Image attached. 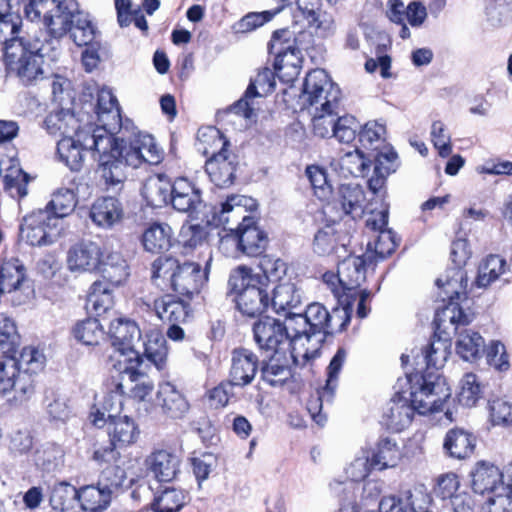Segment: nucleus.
Here are the masks:
<instances>
[{
	"mask_svg": "<svg viewBox=\"0 0 512 512\" xmlns=\"http://www.w3.org/2000/svg\"><path fill=\"white\" fill-rule=\"evenodd\" d=\"M92 125H87L86 130L77 131L72 136L61 138L57 143V154L59 159L73 171H79L84 162V154L90 151L98 159L107 153V149L100 151L96 147L88 146L85 137H91Z\"/></svg>",
	"mask_w": 512,
	"mask_h": 512,
	"instance_id": "nucleus-13",
	"label": "nucleus"
},
{
	"mask_svg": "<svg viewBox=\"0 0 512 512\" xmlns=\"http://www.w3.org/2000/svg\"><path fill=\"white\" fill-rule=\"evenodd\" d=\"M169 202L179 212H191L201 202L200 190L187 178H177L172 184Z\"/></svg>",
	"mask_w": 512,
	"mask_h": 512,
	"instance_id": "nucleus-29",
	"label": "nucleus"
},
{
	"mask_svg": "<svg viewBox=\"0 0 512 512\" xmlns=\"http://www.w3.org/2000/svg\"><path fill=\"white\" fill-rule=\"evenodd\" d=\"M102 251L95 242H81L72 246L67 253V267L73 273L93 272L100 264Z\"/></svg>",
	"mask_w": 512,
	"mask_h": 512,
	"instance_id": "nucleus-18",
	"label": "nucleus"
},
{
	"mask_svg": "<svg viewBox=\"0 0 512 512\" xmlns=\"http://www.w3.org/2000/svg\"><path fill=\"white\" fill-rule=\"evenodd\" d=\"M407 391L398 388L395 398L384 413V421L388 429L400 432L408 427L416 411L410 401L405 397Z\"/></svg>",
	"mask_w": 512,
	"mask_h": 512,
	"instance_id": "nucleus-23",
	"label": "nucleus"
},
{
	"mask_svg": "<svg viewBox=\"0 0 512 512\" xmlns=\"http://www.w3.org/2000/svg\"><path fill=\"white\" fill-rule=\"evenodd\" d=\"M365 193L358 184H343L339 187L336 204L345 215L361 216L364 210Z\"/></svg>",
	"mask_w": 512,
	"mask_h": 512,
	"instance_id": "nucleus-40",
	"label": "nucleus"
},
{
	"mask_svg": "<svg viewBox=\"0 0 512 512\" xmlns=\"http://www.w3.org/2000/svg\"><path fill=\"white\" fill-rule=\"evenodd\" d=\"M172 184L162 174L149 177L142 188V196L151 207H162L170 201Z\"/></svg>",
	"mask_w": 512,
	"mask_h": 512,
	"instance_id": "nucleus-37",
	"label": "nucleus"
},
{
	"mask_svg": "<svg viewBox=\"0 0 512 512\" xmlns=\"http://www.w3.org/2000/svg\"><path fill=\"white\" fill-rule=\"evenodd\" d=\"M472 251L466 239H457L451 245V260L455 264L446 275L436 280L437 286L442 290L440 297L447 302L444 309L437 315L438 320H448L452 325H468L473 319V314L466 312L462 302L467 300V273L463 267L471 258ZM458 329V327H456Z\"/></svg>",
	"mask_w": 512,
	"mask_h": 512,
	"instance_id": "nucleus-1",
	"label": "nucleus"
},
{
	"mask_svg": "<svg viewBox=\"0 0 512 512\" xmlns=\"http://www.w3.org/2000/svg\"><path fill=\"white\" fill-rule=\"evenodd\" d=\"M143 159L135 135L127 140L112 135L107 153L98 159L99 171L106 185L116 186L126 178L125 167L139 168L145 164Z\"/></svg>",
	"mask_w": 512,
	"mask_h": 512,
	"instance_id": "nucleus-4",
	"label": "nucleus"
},
{
	"mask_svg": "<svg viewBox=\"0 0 512 512\" xmlns=\"http://www.w3.org/2000/svg\"><path fill=\"white\" fill-rule=\"evenodd\" d=\"M373 468L370 452L361 450L349 463L345 472L351 481L358 482L364 480Z\"/></svg>",
	"mask_w": 512,
	"mask_h": 512,
	"instance_id": "nucleus-62",
	"label": "nucleus"
},
{
	"mask_svg": "<svg viewBox=\"0 0 512 512\" xmlns=\"http://www.w3.org/2000/svg\"><path fill=\"white\" fill-rule=\"evenodd\" d=\"M472 489L477 494L505 491L501 470L494 464L486 461L477 463L472 473Z\"/></svg>",
	"mask_w": 512,
	"mask_h": 512,
	"instance_id": "nucleus-26",
	"label": "nucleus"
},
{
	"mask_svg": "<svg viewBox=\"0 0 512 512\" xmlns=\"http://www.w3.org/2000/svg\"><path fill=\"white\" fill-rule=\"evenodd\" d=\"M18 370L21 373L33 374L40 371L45 363V356L34 347H24L16 357Z\"/></svg>",
	"mask_w": 512,
	"mask_h": 512,
	"instance_id": "nucleus-60",
	"label": "nucleus"
},
{
	"mask_svg": "<svg viewBox=\"0 0 512 512\" xmlns=\"http://www.w3.org/2000/svg\"><path fill=\"white\" fill-rule=\"evenodd\" d=\"M152 277L169 280L171 288L188 299L198 294L208 279L206 270L198 263H180L171 257H160L153 262Z\"/></svg>",
	"mask_w": 512,
	"mask_h": 512,
	"instance_id": "nucleus-3",
	"label": "nucleus"
},
{
	"mask_svg": "<svg viewBox=\"0 0 512 512\" xmlns=\"http://www.w3.org/2000/svg\"><path fill=\"white\" fill-rule=\"evenodd\" d=\"M482 397V387L473 373H466L459 382L457 399L462 406L473 407Z\"/></svg>",
	"mask_w": 512,
	"mask_h": 512,
	"instance_id": "nucleus-51",
	"label": "nucleus"
},
{
	"mask_svg": "<svg viewBox=\"0 0 512 512\" xmlns=\"http://www.w3.org/2000/svg\"><path fill=\"white\" fill-rule=\"evenodd\" d=\"M253 332L261 349L277 354L289 350V334L280 320L269 316L261 318L254 324Z\"/></svg>",
	"mask_w": 512,
	"mask_h": 512,
	"instance_id": "nucleus-16",
	"label": "nucleus"
},
{
	"mask_svg": "<svg viewBox=\"0 0 512 512\" xmlns=\"http://www.w3.org/2000/svg\"><path fill=\"white\" fill-rule=\"evenodd\" d=\"M236 165V158L231 152L219 151L217 155L206 160L205 169L216 186L228 187L234 182Z\"/></svg>",
	"mask_w": 512,
	"mask_h": 512,
	"instance_id": "nucleus-21",
	"label": "nucleus"
},
{
	"mask_svg": "<svg viewBox=\"0 0 512 512\" xmlns=\"http://www.w3.org/2000/svg\"><path fill=\"white\" fill-rule=\"evenodd\" d=\"M76 204V196L73 190L60 188L53 194L52 199L44 209H49L62 222V219L74 210Z\"/></svg>",
	"mask_w": 512,
	"mask_h": 512,
	"instance_id": "nucleus-52",
	"label": "nucleus"
},
{
	"mask_svg": "<svg viewBox=\"0 0 512 512\" xmlns=\"http://www.w3.org/2000/svg\"><path fill=\"white\" fill-rule=\"evenodd\" d=\"M339 87L330 79L323 69L309 72L304 82V96L311 111L336 110L340 99Z\"/></svg>",
	"mask_w": 512,
	"mask_h": 512,
	"instance_id": "nucleus-10",
	"label": "nucleus"
},
{
	"mask_svg": "<svg viewBox=\"0 0 512 512\" xmlns=\"http://www.w3.org/2000/svg\"><path fill=\"white\" fill-rule=\"evenodd\" d=\"M450 355L449 345L438 339L429 344L425 350H421V356L417 353L415 356V364L419 366V370L422 369V365L425 364L426 373H430L429 370L441 369Z\"/></svg>",
	"mask_w": 512,
	"mask_h": 512,
	"instance_id": "nucleus-41",
	"label": "nucleus"
},
{
	"mask_svg": "<svg viewBox=\"0 0 512 512\" xmlns=\"http://www.w3.org/2000/svg\"><path fill=\"white\" fill-rule=\"evenodd\" d=\"M109 334L112 346L124 357L123 360H119L120 363H139L144 360L135 350L141 339V330L134 321L121 318L113 320L109 326Z\"/></svg>",
	"mask_w": 512,
	"mask_h": 512,
	"instance_id": "nucleus-12",
	"label": "nucleus"
},
{
	"mask_svg": "<svg viewBox=\"0 0 512 512\" xmlns=\"http://www.w3.org/2000/svg\"><path fill=\"white\" fill-rule=\"evenodd\" d=\"M75 339L85 345H97L103 337L102 325L97 319L87 318L73 328Z\"/></svg>",
	"mask_w": 512,
	"mask_h": 512,
	"instance_id": "nucleus-54",
	"label": "nucleus"
},
{
	"mask_svg": "<svg viewBox=\"0 0 512 512\" xmlns=\"http://www.w3.org/2000/svg\"><path fill=\"white\" fill-rule=\"evenodd\" d=\"M476 438L470 432L454 428L447 432L443 447L455 459H465L473 454Z\"/></svg>",
	"mask_w": 512,
	"mask_h": 512,
	"instance_id": "nucleus-34",
	"label": "nucleus"
},
{
	"mask_svg": "<svg viewBox=\"0 0 512 512\" xmlns=\"http://www.w3.org/2000/svg\"><path fill=\"white\" fill-rule=\"evenodd\" d=\"M137 144L140 148L141 154L144 156L145 164L157 165L162 162L164 152L159 147L154 137L147 133L139 132L135 134Z\"/></svg>",
	"mask_w": 512,
	"mask_h": 512,
	"instance_id": "nucleus-58",
	"label": "nucleus"
},
{
	"mask_svg": "<svg viewBox=\"0 0 512 512\" xmlns=\"http://www.w3.org/2000/svg\"><path fill=\"white\" fill-rule=\"evenodd\" d=\"M122 207L119 201L113 197L97 199L91 206L90 218L98 227L108 229L114 226L122 218Z\"/></svg>",
	"mask_w": 512,
	"mask_h": 512,
	"instance_id": "nucleus-32",
	"label": "nucleus"
},
{
	"mask_svg": "<svg viewBox=\"0 0 512 512\" xmlns=\"http://www.w3.org/2000/svg\"><path fill=\"white\" fill-rule=\"evenodd\" d=\"M147 467L160 482L172 481L179 472V457L167 450L153 452L146 460Z\"/></svg>",
	"mask_w": 512,
	"mask_h": 512,
	"instance_id": "nucleus-31",
	"label": "nucleus"
},
{
	"mask_svg": "<svg viewBox=\"0 0 512 512\" xmlns=\"http://www.w3.org/2000/svg\"><path fill=\"white\" fill-rule=\"evenodd\" d=\"M511 275L506 260L499 255L491 254L479 264L474 285L478 288H487L496 281L508 282Z\"/></svg>",
	"mask_w": 512,
	"mask_h": 512,
	"instance_id": "nucleus-28",
	"label": "nucleus"
},
{
	"mask_svg": "<svg viewBox=\"0 0 512 512\" xmlns=\"http://www.w3.org/2000/svg\"><path fill=\"white\" fill-rule=\"evenodd\" d=\"M262 379L271 386H282L292 377L290 360L286 352L273 353L263 366Z\"/></svg>",
	"mask_w": 512,
	"mask_h": 512,
	"instance_id": "nucleus-36",
	"label": "nucleus"
},
{
	"mask_svg": "<svg viewBox=\"0 0 512 512\" xmlns=\"http://www.w3.org/2000/svg\"><path fill=\"white\" fill-rule=\"evenodd\" d=\"M484 349L483 337L475 331L464 329L458 333L456 351L466 361L476 360Z\"/></svg>",
	"mask_w": 512,
	"mask_h": 512,
	"instance_id": "nucleus-48",
	"label": "nucleus"
},
{
	"mask_svg": "<svg viewBox=\"0 0 512 512\" xmlns=\"http://www.w3.org/2000/svg\"><path fill=\"white\" fill-rule=\"evenodd\" d=\"M144 360L127 364L122 371V381L116 384L119 395H127L139 409L150 412L155 408V385L143 368Z\"/></svg>",
	"mask_w": 512,
	"mask_h": 512,
	"instance_id": "nucleus-8",
	"label": "nucleus"
},
{
	"mask_svg": "<svg viewBox=\"0 0 512 512\" xmlns=\"http://www.w3.org/2000/svg\"><path fill=\"white\" fill-rule=\"evenodd\" d=\"M489 417L493 425L509 426L512 424V402L506 398H495L488 404Z\"/></svg>",
	"mask_w": 512,
	"mask_h": 512,
	"instance_id": "nucleus-61",
	"label": "nucleus"
},
{
	"mask_svg": "<svg viewBox=\"0 0 512 512\" xmlns=\"http://www.w3.org/2000/svg\"><path fill=\"white\" fill-rule=\"evenodd\" d=\"M306 175L314 189V194L320 200H327L332 192L330 183L327 180L326 171L316 165L306 168Z\"/></svg>",
	"mask_w": 512,
	"mask_h": 512,
	"instance_id": "nucleus-63",
	"label": "nucleus"
},
{
	"mask_svg": "<svg viewBox=\"0 0 512 512\" xmlns=\"http://www.w3.org/2000/svg\"><path fill=\"white\" fill-rule=\"evenodd\" d=\"M143 346V357L152 363L157 370H163L168 358V348L163 334L158 329H151L146 333Z\"/></svg>",
	"mask_w": 512,
	"mask_h": 512,
	"instance_id": "nucleus-39",
	"label": "nucleus"
},
{
	"mask_svg": "<svg viewBox=\"0 0 512 512\" xmlns=\"http://www.w3.org/2000/svg\"><path fill=\"white\" fill-rule=\"evenodd\" d=\"M45 50L39 40L14 42L8 45L5 59L20 81L29 85L44 78Z\"/></svg>",
	"mask_w": 512,
	"mask_h": 512,
	"instance_id": "nucleus-5",
	"label": "nucleus"
},
{
	"mask_svg": "<svg viewBox=\"0 0 512 512\" xmlns=\"http://www.w3.org/2000/svg\"><path fill=\"white\" fill-rule=\"evenodd\" d=\"M396 158L397 155L393 151L386 153L380 152L375 155L373 175L368 180V187L374 194H377L382 190L386 177L394 171V162Z\"/></svg>",
	"mask_w": 512,
	"mask_h": 512,
	"instance_id": "nucleus-46",
	"label": "nucleus"
},
{
	"mask_svg": "<svg viewBox=\"0 0 512 512\" xmlns=\"http://www.w3.org/2000/svg\"><path fill=\"white\" fill-rule=\"evenodd\" d=\"M257 208V202L245 195H231L215 212L214 219L224 226V229L237 231L240 223L251 222L250 212Z\"/></svg>",
	"mask_w": 512,
	"mask_h": 512,
	"instance_id": "nucleus-15",
	"label": "nucleus"
},
{
	"mask_svg": "<svg viewBox=\"0 0 512 512\" xmlns=\"http://www.w3.org/2000/svg\"><path fill=\"white\" fill-rule=\"evenodd\" d=\"M96 270L101 275L99 281H104L112 287L123 285L130 275L127 261L117 251L102 253Z\"/></svg>",
	"mask_w": 512,
	"mask_h": 512,
	"instance_id": "nucleus-22",
	"label": "nucleus"
},
{
	"mask_svg": "<svg viewBox=\"0 0 512 512\" xmlns=\"http://www.w3.org/2000/svg\"><path fill=\"white\" fill-rule=\"evenodd\" d=\"M323 337L314 335H293L289 337V350H286L289 360L297 366H305L320 355Z\"/></svg>",
	"mask_w": 512,
	"mask_h": 512,
	"instance_id": "nucleus-25",
	"label": "nucleus"
},
{
	"mask_svg": "<svg viewBox=\"0 0 512 512\" xmlns=\"http://www.w3.org/2000/svg\"><path fill=\"white\" fill-rule=\"evenodd\" d=\"M274 87V72L269 68H264L256 75L253 80H251L246 90V97L254 98L256 96H266L274 90Z\"/></svg>",
	"mask_w": 512,
	"mask_h": 512,
	"instance_id": "nucleus-59",
	"label": "nucleus"
},
{
	"mask_svg": "<svg viewBox=\"0 0 512 512\" xmlns=\"http://www.w3.org/2000/svg\"><path fill=\"white\" fill-rule=\"evenodd\" d=\"M228 141L214 127H207L198 132V150L205 156L214 157L219 151H227Z\"/></svg>",
	"mask_w": 512,
	"mask_h": 512,
	"instance_id": "nucleus-50",
	"label": "nucleus"
},
{
	"mask_svg": "<svg viewBox=\"0 0 512 512\" xmlns=\"http://www.w3.org/2000/svg\"><path fill=\"white\" fill-rule=\"evenodd\" d=\"M62 231L61 221L49 209H38L26 215L19 228V237L31 246L54 243Z\"/></svg>",
	"mask_w": 512,
	"mask_h": 512,
	"instance_id": "nucleus-9",
	"label": "nucleus"
},
{
	"mask_svg": "<svg viewBox=\"0 0 512 512\" xmlns=\"http://www.w3.org/2000/svg\"><path fill=\"white\" fill-rule=\"evenodd\" d=\"M104 281H95L91 288L87 299V306L96 315L100 316L113 307V289Z\"/></svg>",
	"mask_w": 512,
	"mask_h": 512,
	"instance_id": "nucleus-47",
	"label": "nucleus"
},
{
	"mask_svg": "<svg viewBox=\"0 0 512 512\" xmlns=\"http://www.w3.org/2000/svg\"><path fill=\"white\" fill-rule=\"evenodd\" d=\"M125 480L126 474L121 467L108 466L102 471L98 484L112 497L123 486Z\"/></svg>",
	"mask_w": 512,
	"mask_h": 512,
	"instance_id": "nucleus-64",
	"label": "nucleus"
},
{
	"mask_svg": "<svg viewBox=\"0 0 512 512\" xmlns=\"http://www.w3.org/2000/svg\"><path fill=\"white\" fill-rule=\"evenodd\" d=\"M24 280L25 267L23 263L17 258L6 260L0 269V295L17 290Z\"/></svg>",
	"mask_w": 512,
	"mask_h": 512,
	"instance_id": "nucleus-44",
	"label": "nucleus"
},
{
	"mask_svg": "<svg viewBox=\"0 0 512 512\" xmlns=\"http://www.w3.org/2000/svg\"><path fill=\"white\" fill-rule=\"evenodd\" d=\"M298 323L302 326L309 325V331L315 337H323L335 331H342L349 322L347 309L328 312L325 306L315 302L307 306L304 316L298 317Z\"/></svg>",
	"mask_w": 512,
	"mask_h": 512,
	"instance_id": "nucleus-11",
	"label": "nucleus"
},
{
	"mask_svg": "<svg viewBox=\"0 0 512 512\" xmlns=\"http://www.w3.org/2000/svg\"><path fill=\"white\" fill-rule=\"evenodd\" d=\"M401 457L402 453L398 444L389 438L381 440L376 450L372 454L370 453L372 465L378 470L395 467Z\"/></svg>",
	"mask_w": 512,
	"mask_h": 512,
	"instance_id": "nucleus-43",
	"label": "nucleus"
},
{
	"mask_svg": "<svg viewBox=\"0 0 512 512\" xmlns=\"http://www.w3.org/2000/svg\"><path fill=\"white\" fill-rule=\"evenodd\" d=\"M345 359L346 351L343 348L338 349L328 366V378L326 380L325 387L318 392L317 399L310 400L308 402V411L318 424H322L323 419L321 415H316L315 411L318 408L321 409L324 402H331L337 386L338 374L345 362Z\"/></svg>",
	"mask_w": 512,
	"mask_h": 512,
	"instance_id": "nucleus-20",
	"label": "nucleus"
},
{
	"mask_svg": "<svg viewBox=\"0 0 512 512\" xmlns=\"http://www.w3.org/2000/svg\"><path fill=\"white\" fill-rule=\"evenodd\" d=\"M259 283V278L246 267H239L229 277L228 284L235 294L237 308L249 317L261 314L269 306L268 293Z\"/></svg>",
	"mask_w": 512,
	"mask_h": 512,
	"instance_id": "nucleus-6",
	"label": "nucleus"
},
{
	"mask_svg": "<svg viewBox=\"0 0 512 512\" xmlns=\"http://www.w3.org/2000/svg\"><path fill=\"white\" fill-rule=\"evenodd\" d=\"M302 303V292L293 282H285L276 285L269 301L275 313L284 315L297 310L301 307Z\"/></svg>",
	"mask_w": 512,
	"mask_h": 512,
	"instance_id": "nucleus-30",
	"label": "nucleus"
},
{
	"mask_svg": "<svg viewBox=\"0 0 512 512\" xmlns=\"http://www.w3.org/2000/svg\"><path fill=\"white\" fill-rule=\"evenodd\" d=\"M78 501V490L70 483L62 481L53 485L49 502L53 510L68 511Z\"/></svg>",
	"mask_w": 512,
	"mask_h": 512,
	"instance_id": "nucleus-49",
	"label": "nucleus"
},
{
	"mask_svg": "<svg viewBox=\"0 0 512 512\" xmlns=\"http://www.w3.org/2000/svg\"><path fill=\"white\" fill-rule=\"evenodd\" d=\"M187 494L180 489L166 488L155 499V512H178L186 503Z\"/></svg>",
	"mask_w": 512,
	"mask_h": 512,
	"instance_id": "nucleus-53",
	"label": "nucleus"
},
{
	"mask_svg": "<svg viewBox=\"0 0 512 512\" xmlns=\"http://www.w3.org/2000/svg\"><path fill=\"white\" fill-rule=\"evenodd\" d=\"M341 259L338 263L337 275L325 274V282L333 284L332 279H336L344 292L357 290L365 281L366 267L372 264L371 257L366 255L353 256L346 253Z\"/></svg>",
	"mask_w": 512,
	"mask_h": 512,
	"instance_id": "nucleus-14",
	"label": "nucleus"
},
{
	"mask_svg": "<svg viewBox=\"0 0 512 512\" xmlns=\"http://www.w3.org/2000/svg\"><path fill=\"white\" fill-rule=\"evenodd\" d=\"M409 385V401L413 408L422 415L442 410L451 396L445 379L434 373L418 375L406 372L404 379H398L396 388L403 389Z\"/></svg>",
	"mask_w": 512,
	"mask_h": 512,
	"instance_id": "nucleus-2",
	"label": "nucleus"
},
{
	"mask_svg": "<svg viewBox=\"0 0 512 512\" xmlns=\"http://www.w3.org/2000/svg\"><path fill=\"white\" fill-rule=\"evenodd\" d=\"M80 120L68 109L53 111L47 115L44 120V127L47 132L54 136H72L77 131L86 130L81 127Z\"/></svg>",
	"mask_w": 512,
	"mask_h": 512,
	"instance_id": "nucleus-33",
	"label": "nucleus"
},
{
	"mask_svg": "<svg viewBox=\"0 0 512 512\" xmlns=\"http://www.w3.org/2000/svg\"><path fill=\"white\" fill-rule=\"evenodd\" d=\"M236 234L235 239L229 237L222 238L221 244L224 245L232 240L248 256L260 255L265 250L267 236L259 227L255 226L254 219L248 223H240Z\"/></svg>",
	"mask_w": 512,
	"mask_h": 512,
	"instance_id": "nucleus-19",
	"label": "nucleus"
},
{
	"mask_svg": "<svg viewBox=\"0 0 512 512\" xmlns=\"http://www.w3.org/2000/svg\"><path fill=\"white\" fill-rule=\"evenodd\" d=\"M111 496L100 485H89L78 490V501L81 508L88 512H99L106 509L110 502Z\"/></svg>",
	"mask_w": 512,
	"mask_h": 512,
	"instance_id": "nucleus-45",
	"label": "nucleus"
},
{
	"mask_svg": "<svg viewBox=\"0 0 512 512\" xmlns=\"http://www.w3.org/2000/svg\"><path fill=\"white\" fill-rule=\"evenodd\" d=\"M155 407H159L166 417L178 420L187 415L190 404L176 385L170 381H162L156 391Z\"/></svg>",
	"mask_w": 512,
	"mask_h": 512,
	"instance_id": "nucleus-17",
	"label": "nucleus"
},
{
	"mask_svg": "<svg viewBox=\"0 0 512 512\" xmlns=\"http://www.w3.org/2000/svg\"><path fill=\"white\" fill-rule=\"evenodd\" d=\"M21 19L18 15L12 13L7 17L0 18V44L4 46V55L8 45L14 42H28L30 39H25L19 36Z\"/></svg>",
	"mask_w": 512,
	"mask_h": 512,
	"instance_id": "nucleus-55",
	"label": "nucleus"
},
{
	"mask_svg": "<svg viewBox=\"0 0 512 512\" xmlns=\"http://www.w3.org/2000/svg\"><path fill=\"white\" fill-rule=\"evenodd\" d=\"M111 445L114 447H124L133 444L139 430L134 420L127 415L111 418L107 426Z\"/></svg>",
	"mask_w": 512,
	"mask_h": 512,
	"instance_id": "nucleus-35",
	"label": "nucleus"
},
{
	"mask_svg": "<svg viewBox=\"0 0 512 512\" xmlns=\"http://www.w3.org/2000/svg\"><path fill=\"white\" fill-rule=\"evenodd\" d=\"M370 296V292L366 290L344 292L343 295H339V300L343 304L341 310L347 309L348 315L350 316L354 306H356L357 316L359 318H365L370 311V307L367 306Z\"/></svg>",
	"mask_w": 512,
	"mask_h": 512,
	"instance_id": "nucleus-57",
	"label": "nucleus"
},
{
	"mask_svg": "<svg viewBox=\"0 0 512 512\" xmlns=\"http://www.w3.org/2000/svg\"><path fill=\"white\" fill-rule=\"evenodd\" d=\"M348 241L346 234H340L334 226L327 225L315 234L313 249L318 255H335L340 260L347 253Z\"/></svg>",
	"mask_w": 512,
	"mask_h": 512,
	"instance_id": "nucleus-24",
	"label": "nucleus"
},
{
	"mask_svg": "<svg viewBox=\"0 0 512 512\" xmlns=\"http://www.w3.org/2000/svg\"><path fill=\"white\" fill-rule=\"evenodd\" d=\"M70 34L74 43L78 46H87L92 43L95 30L87 15L81 12L75 13Z\"/></svg>",
	"mask_w": 512,
	"mask_h": 512,
	"instance_id": "nucleus-56",
	"label": "nucleus"
},
{
	"mask_svg": "<svg viewBox=\"0 0 512 512\" xmlns=\"http://www.w3.org/2000/svg\"><path fill=\"white\" fill-rule=\"evenodd\" d=\"M173 231L165 223H152L142 234V244L144 249L150 253H161L171 246Z\"/></svg>",
	"mask_w": 512,
	"mask_h": 512,
	"instance_id": "nucleus-38",
	"label": "nucleus"
},
{
	"mask_svg": "<svg viewBox=\"0 0 512 512\" xmlns=\"http://www.w3.org/2000/svg\"><path fill=\"white\" fill-rule=\"evenodd\" d=\"M258 370L257 356L246 349L234 350L230 369V383L246 386L252 382Z\"/></svg>",
	"mask_w": 512,
	"mask_h": 512,
	"instance_id": "nucleus-27",
	"label": "nucleus"
},
{
	"mask_svg": "<svg viewBox=\"0 0 512 512\" xmlns=\"http://www.w3.org/2000/svg\"><path fill=\"white\" fill-rule=\"evenodd\" d=\"M96 113L99 125L92 126L91 137H85L88 146L103 151L111 146L112 135L121 128V114L117 98L108 88H101L97 95Z\"/></svg>",
	"mask_w": 512,
	"mask_h": 512,
	"instance_id": "nucleus-7",
	"label": "nucleus"
},
{
	"mask_svg": "<svg viewBox=\"0 0 512 512\" xmlns=\"http://www.w3.org/2000/svg\"><path fill=\"white\" fill-rule=\"evenodd\" d=\"M49 13H41L40 19L34 22H43L44 27L54 39H59L70 32L75 13L69 10V6H65L60 11L56 9L53 14Z\"/></svg>",
	"mask_w": 512,
	"mask_h": 512,
	"instance_id": "nucleus-42",
	"label": "nucleus"
}]
</instances>
